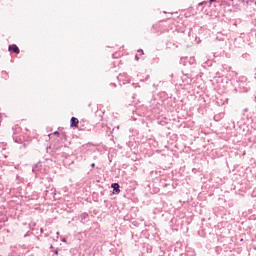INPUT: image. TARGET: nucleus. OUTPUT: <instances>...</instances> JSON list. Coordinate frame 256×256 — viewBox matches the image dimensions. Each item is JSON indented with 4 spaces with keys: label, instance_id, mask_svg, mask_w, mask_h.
<instances>
[{
    "label": "nucleus",
    "instance_id": "obj_7",
    "mask_svg": "<svg viewBox=\"0 0 256 256\" xmlns=\"http://www.w3.org/2000/svg\"><path fill=\"white\" fill-rule=\"evenodd\" d=\"M89 218V213L87 212H83L81 215H80V222L83 223V225H85V219H88Z\"/></svg>",
    "mask_w": 256,
    "mask_h": 256
},
{
    "label": "nucleus",
    "instance_id": "obj_1",
    "mask_svg": "<svg viewBox=\"0 0 256 256\" xmlns=\"http://www.w3.org/2000/svg\"><path fill=\"white\" fill-rule=\"evenodd\" d=\"M43 167V164L41 162H37L36 164L33 165L32 171L34 173H43V170H41Z\"/></svg>",
    "mask_w": 256,
    "mask_h": 256
},
{
    "label": "nucleus",
    "instance_id": "obj_13",
    "mask_svg": "<svg viewBox=\"0 0 256 256\" xmlns=\"http://www.w3.org/2000/svg\"><path fill=\"white\" fill-rule=\"evenodd\" d=\"M54 135H59V131H55V132H54Z\"/></svg>",
    "mask_w": 256,
    "mask_h": 256
},
{
    "label": "nucleus",
    "instance_id": "obj_10",
    "mask_svg": "<svg viewBox=\"0 0 256 256\" xmlns=\"http://www.w3.org/2000/svg\"><path fill=\"white\" fill-rule=\"evenodd\" d=\"M29 227H30V229H32V231H33V227H35V223H33V224H29Z\"/></svg>",
    "mask_w": 256,
    "mask_h": 256
},
{
    "label": "nucleus",
    "instance_id": "obj_8",
    "mask_svg": "<svg viewBox=\"0 0 256 256\" xmlns=\"http://www.w3.org/2000/svg\"><path fill=\"white\" fill-rule=\"evenodd\" d=\"M144 54L143 49H139L137 51V54L135 55L136 61H139V57H141Z\"/></svg>",
    "mask_w": 256,
    "mask_h": 256
},
{
    "label": "nucleus",
    "instance_id": "obj_18",
    "mask_svg": "<svg viewBox=\"0 0 256 256\" xmlns=\"http://www.w3.org/2000/svg\"><path fill=\"white\" fill-rule=\"evenodd\" d=\"M91 167H92V168L95 167V163H92V164H91Z\"/></svg>",
    "mask_w": 256,
    "mask_h": 256
},
{
    "label": "nucleus",
    "instance_id": "obj_16",
    "mask_svg": "<svg viewBox=\"0 0 256 256\" xmlns=\"http://www.w3.org/2000/svg\"><path fill=\"white\" fill-rule=\"evenodd\" d=\"M2 74H3V75H6V77H7V72H2Z\"/></svg>",
    "mask_w": 256,
    "mask_h": 256
},
{
    "label": "nucleus",
    "instance_id": "obj_20",
    "mask_svg": "<svg viewBox=\"0 0 256 256\" xmlns=\"http://www.w3.org/2000/svg\"><path fill=\"white\" fill-rule=\"evenodd\" d=\"M43 231H44L43 228H41V229H40V233H43Z\"/></svg>",
    "mask_w": 256,
    "mask_h": 256
},
{
    "label": "nucleus",
    "instance_id": "obj_19",
    "mask_svg": "<svg viewBox=\"0 0 256 256\" xmlns=\"http://www.w3.org/2000/svg\"><path fill=\"white\" fill-rule=\"evenodd\" d=\"M56 235H57V239H59V232H57Z\"/></svg>",
    "mask_w": 256,
    "mask_h": 256
},
{
    "label": "nucleus",
    "instance_id": "obj_17",
    "mask_svg": "<svg viewBox=\"0 0 256 256\" xmlns=\"http://www.w3.org/2000/svg\"><path fill=\"white\" fill-rule=\"evenodd\" d=\"M1 117H2V114L0 113V126H1Z\"/></svg>",
    "mask_w": 256,
    "mask_h": 256
},
{
    "label": "nucleus",
    "instance_id": "obj_14",
    "mask_svg": "<svg viewBox=\"0 0 256 256\" xmlns=\"http://www.w3.org/2000/svg\"><path fill=\"white\" fill-rule=\"evenodd\" d=\"M215 1H217V0H210V3H215Z\"/></svg>",
    "mask_w": 256,
    "mask_h": 256
},
{
    "label": "nucleus",
    "instance_id": "obj_11",
    "mask_svg": "<svg viewBox=\"0 0 256 256\" xmlns=\"http://www.w3.org/2000/svg\"><path fill=\"white\" fill-rule=\"evenodd\" d=\"M53 253H54V255H59V250L56 249V250L53 251Z\"/></svg>",
    "mask_w": 256,
    "mask_h": 256
},
{
    "label": "nucleus",
    "instance_id": "obj_6",
    "mask_svg": "<svg viewBox=\"0 0 256 256\" xmlns=\"http://www.w3.org/2000/svg\"><path fill=\"white\" fill-rule=\"evenodd\" d=\"M70 127H79V119L77 117H72L70 120Z\"/></svg>",
    "mask_w": 256,
    "mask_h": 256
},
{
    "label": "nucleus",
    "instance_id": "obj_9",
    "mask_svg": "<svg viewBox=\"0 0 256 256\" xmlns=\"http://www.w3.org/2000/svg\"><path fill=\"white\" fill-rule=\"evenodd\" d=\"M25 237H31V232L28 231V232L24 235V238H25Z\"/></svg>",
    "mask_w": 256,
    "mask_h": 256
},
{
    "label": "nucleus",
    "instance_id": "obj_5",
    "mask_svg": "<svg viewBox=\"0 0 256 256\" xmlns=\"http://www.w3.org/2000/svg\"><path fill=\"white\" fill-rule=\"evenodd\" d=\"M12 131H14L13 133V139H15L17 136V133H21L22 129L21 126H19V124H16L12 127Z\"/></svg>",
    "mask_w": 256,
    "mask_h": 256
},
{
    "label": "nucleus",
    "instance_id": "obj_22",
    "mask_svg": "<svg viewBox=\"0 0 256 256\" xmlns=\"http://www.w3.org/2000/svg\"><path fill=\"white\" fill-rule=\"evenodd\" d=\"M214 119H217V116H214Z\"/></svg>",
    "mask_w": 256,
    "mask_h": 256
},
{
    "label": "nucleus",
    "instance_id": "obj_4",
    "mask_svg": "<svg viewBox=\"0 0 256 256\" xmlns=\"http://www.w3.org/2000/svg\"><path fill=\"white\" fill-rule=\"evenodd\" d=\"M7 221V215L4 213H0V229H3L5 227V223Z\"/></svg>",
    "mask_w": 256,
    "mask_h": 256
},
{
    "label": "nucleus",
    "instance_id": "obj_2",
    "mask_svg": "<svg viewBox=\"0 0 256 256\" xmlns=\"http://www.w3.org/2000/svg\"><path fill=\"white\" fill-rule=\"evenodd\" d=\"M111 188L113 189V195H119V193H121V186H119V183H112Z\"/></svg>",
    "mask_w": 256,
    "mask_h": 256
},
{
    "label": "nucleus",
    "instance_id": "obj_21",
    "mask_svg": "<svg viewBox=\"0 0 256 256\" xmlns=\"http://www.w3.org/2000/svg\"><path fill=\"white\" fill-rule=\"evenodd\" d=\"M50 249H53V244L50 245Z\"/></svg>",
    "mask_w": 256,
    "mask_h": 256
},
{
    "label": "nucleus",
    "instance_id": "obj_3",
    "mask_svg": "<svg viewBox=\"0 0 256 256\" xmlns=\"http://www.w3.org/2000/svg\"><path fill=\"white\" fill-rule=\"evenodd\" d=\"M8 50L12 51V53H15L16 55H19V53H21V50H19V47L16 44L9 45Z\"/></svg>",
    "mask_w": 256,
    "mask_h": 256
},
{
    "label": "nucleus",
    "instance_id": "obj_12",
    "mask_svg": "<svg viewBox=\"0 0 256 256\" xmlns=\"http://www.w3.org/2000/svg\"><path fill=\"white\" fill-rule=\"evenodd\" d=\"M61 241H62V243H67V239H65V238H62Z\"/></svg>",
    "mask_w": 256,
    "mask_h": 256
},
{
    "label": "nucleus",
    "instance_id": "obj_15",
    "mask_svg": "<svg viewBox=\"0 0 256 256\" xmlns=\"http://www.w3.org/2000/svg\"><path fill=\"white\" fill-rule=\"evenodd\" d=\"M121 77H123V75H119V76L117 77V79H121Z\"/></svg>",
    "mask_w": 256,
    "mask_h": 256
}]
</instances>
